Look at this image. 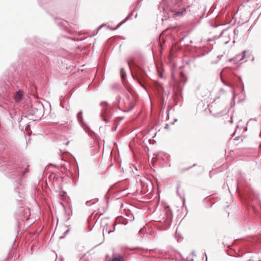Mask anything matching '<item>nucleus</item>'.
I'll return each mask as SVG.
<instances>
[{
	"label": "nucleus",
	"mask_w": 261,
	"mask_h": 261,
	"mask_svg": "<svg viewBox=\"0 0 261 261\" xmlns=\"http://www.w3.org/2000/svg\"><path fill=\"white\" fill-rule=\"evenodd\" d=\"M101 106L103 108L101 110V115L103 120L106 123L110 122L111 114L108 112V103L106 101L101 102L100 103Z\"/></svg>",
	"instance_id": "nucleus-1"
},
{
	"label": "nucleus",
	"mask_w": 261,
	"mask_h": 261,
	"mask_svg": "<svg viewBox=\"0 0 261 261\" xmlns=\"http://www.w3.org/2000/svg\"><path fill=\"white\" fill-rule=\"evenodd\" d=\"M83 112L82 111H80L77 114V118L80 123L82 126L86 130L89 129L88 127L86 125V124L84 122L82 116Z\"/></svg>",
	"instance_id": "nucleus-2"
},
{
	"label": "nucleus",
	"mask_w": 261,
	"mask_h": 261,
	"mask_svg": "<svg viewBox=\"0 0 261 261\" xmlns=\"http://www.w3.org/2000/svg\"><path fill=\"white\" fill-rule=\"evenodd\" d=\"M23 92L19 90L17 91L14 95V99L16 102H19L21 99Z\"/></svg>",
	"instance_id": "nucleus-3"
},
{
	"label": "nucleus",
	"mask_w": 261,
	"mask_h": 261,
	"mask_svg": "<svg viewBox=\"0 0 261 261\" xmlns=\"http://www.w3.org/2000/svg\"><path fill=\"white\" fill-rule=\"evenodd\" d=\"M166 213L167 214V218L166 221H168V222H170L172 219V214L170 212V210L169 208H167L165 210Z\"/></svg>",
	"instance_id": "nucleus-4"
},
{
	"label": "nucleus",
	"mask_w": 261,
	"mask_h": 261,
	"mask_svg": "<svg viewBox=\"0 0 261 261\" xmlns=\"http://www.w3.org/2000/svg\"><path fill=\"white\" fill-rule=\"evenodd\" d=\"M109 261H123V258L120 254H118L116 256H113Z\"/></svg>",
	"instance_id": "nucleus-5"
},
{
	"label": "nucleus",
	"mask_w": 261,
	"mask_h": 261,
	"mask_svg": "<svg viewBox=\"0 0 261 261\" xmlns=\"http://www.w3.org/2000/svg\"><path fill=\"white\" fill-rule=\"evenodd\" d=\"M186 11L185 8L181 9V10L178 11L174 13L175 16H178L182 15V14Z\"/></svg>",
	"instance_id": "nucleus-6"
},
{
	"label": "nucleus",
	"mask_w": 261,
	"mask_h": 261,
	"mask_svg": "<svg viewBox=\"0 0 261 261\" xmlns=\"http://www.w3.org/2000/svg\"><path fill=\"white\" fill-rule=\"evenodd\" d=\"M132 13L133 12L130 13L125 19L118 26L117 28H118L119 27H120L121 24H122L123 23H125L127 20L128 19L132 16Z\"/></svg>",
	"instance_id": "nucleus-7"
},
{
	"label": "nucleus",
	"mask_w": 261,
	"mask_h": 261,
	"mask_svg": "<svg viewBox=\"0 0 261 261\" xmlns=\"http://www.w3.org/2000/svg\"><path fill=\"white\" fill-rule=\"evenodd\" d=\"M227 32H228V30L227 29L223 30V31H222L221 34H220V35L219 36V37H223V34H225V33H227Z\"/></svg>",
	"instance_id": "nucleus-8"
},
{
	"label": "nucleus",
	"mask_w": 261,
	"mask_h": 261,
	"mask_svg": "<svg viewBox=\"0 0 261 261\" xmlns=\"http://www.w3.org/2000/svg\"><path fill=\"white\" fill-rule=\"evenodd\" d=\"M128 98H129V96H127V100H126V101L125 102V104L126 105H128L129 106V105H130V101L129 100Z\"/></svg>",
	"instance_id": "nucleus-9"
},
{
	"label": "nucleus",
	"mask_w": 261,
	"mask_h": 261,
	"mask_svg": "<svg viewBox=\"0 0 261 261\" xmlns=\"http://www.w3.org/2000/svg\"><path fill=\"white\" fill-rule=\"evenodd\" d=\"M245 51H244L243 55L242 57H241V58L240 59V61L242 60L244 58L245 56Z\"/></svg>",
	"instance_id": "nucleus-10"
},
{
	"label": "nucleus",
	"mask_w": 261,
	"mask_h": 261,
	"mask_svg": "<svg viewBox=\"0 0 261 261\" xmlns=\"http://www.w3.org/2000/svg\"><path fill=\"white\" fill-rule=\"evenodd\" d=\"M86 205H88V206H90V205H91L92 203H91L90 201H87V202H86Z\"/></svg>",
	"instance_id": "nucleus-11"
},
{
	"label": "nucleus",
	"mask_w": 261,
	"mask_h": 261,
	"mask_svg": "<svg viewBox=\"0 0 261 261\" xmlns=\"http://www.w3.org/2000/svg\"><path fill=\"white\" fill-rule=\"evenodd\" d=\"M165 128H166V129H168L169 128V125L168 124H166L165 126Z\"/></svg>",
	"instance_id": "nucleus-12"
},
{
	"label": "nucleus",
	"mask_w": 261,
	"mask_h": 261,
	"mask_svg": "<svg viewBox=\"0 0 261 261\" xmlns=\"http://www.w3.org/2000/svg\"><path fill=\"white\" fill-rule=\"evenodd\" d=\"M187 261H192L193 260L192 258H190L189 257H187Z\"/></svg>",
	"instance_id": "nucleus-13"
},
{
	"label": "nucleus",
	"mask_w": 261,
	"mask_h": 261,
	"mask_svg": "<svg viewBox=\"0 0 261 261\" xmlns=\"http://www.w3.org/2000/svg\"><path fill=\"white\" fill-rule=\"evenodd\" d=\"M125 76H126V74L125 73L124 74H122V79H124Z\"/></svg>",
	"instance_id": "nucleus-14"
},
{
	"label": "nucleus",
	"mask_w": 261,
	"mask_h": 261,
	"mask_svg": "<svg viewBox=\"0 0 261 261\" xmlns=\"http://www.w3.org/2000/svg\"><path fill=\"white\" fill-rule=\"evenodd\" d=\"M69 231V229H68L65 232H64V234H67Z\"/></svg>",
	"instance_id": "nucleus-15"
},
{
	"label": "nucleus",
	"mask_w": 261,
	"mask_h": 261,
	"mask_svg": "<svg viewBox=\"0 0 261 261\" xmlns=\"http://www.w3.org/2000/svg\"><path fill=\"white\" fill-rule=\"evenodd\" d=\"M69 231V229H68L65 232H64V234H67Z\"/></svg>",
	"instance_id": "nucleus-16"
},
{
	"label": "nucleus",
	"mask_w": 261,
	"mask_h": 261,
	"mask_svg": "<svg viewBox=\"0 0 261 261\" xmlns=\"http://www.w3.org/2000/svg\"><path fill=\"white\" fill-rule=\"evenodd\" d=\"M233 60H234V59H232H232H229V60H228V61H229V62H231V61H233Z\"/></svg>",
	"instance_id": "nucleus-17"
},
{
	"label": "nucleus",
	"mask_w": 261,
	"mask_h": 261,
	"mask_svg": "<svg viewBox=\"0 0 261 261\" xmlns=\"http://www.w3.org/2000/svg\"><path fill=\"white\" fill-rule=\"evenodd\" d=\"M113 231L114 230H110V231H108V233H110L113 232Z\"/></svg>",
	"instance_id": "nucleus-18"
},
{
	"label": "nucleus",
	"mask_w": 261,
	"mask_h": 261,
	"mask_svg": "<svg viewBox=\"0 0 261 261\" xmlns=\"http://www.w3.org/2000/svg\"><path fill=\"white\" fill-rule=\"evenodd\" d=\"M230 121H231V123H232V121H233V120H232V117H231Z\"/></svg>",
	"instance_id": "nucleus-19"
},
{
	"label": "nucleus",
	"mask_w": 261,
	"mask_h": 261,
	"mask_svg": "<svg viewBox=\"0 0 261 261\" xmlns=\"http://www.w3.org/2000/svg\"><path fill=\"white\" fill-rule=\"evenodd\" d=\"M192 255H194V252H192Z\"/></svg>",
	"instance_id": "nucleus-20"
},
{
	"label": "nucleus",
	"mask_w": 261,
	"mask_h": 261,
	"mask_svg": "<svg viewBox=\"0 0 261 261\" xmlns=\"http://www.w3.org/2000/svg\"><path fill=\"white\" fill-rule=\"evenodd\" d=\"M246 261H252V260L249 259L247 260Z\"/></svg>",
	"instance_id": "nucleus-21"
},
{
	"label": "nucleus",
	"mask_w": 261,
	"mask_h": 261,
	"mask_svg": "<svg viewBox=\"0 0 261 261\" xmlns=\"http://www.w3.org/2000/svg\"><path fill=\"white\" fill-rule=\"evenodd\" d=\"M133 107V106H130V109H132Z\"/></svg>",
	"instance_id": "nucleus-22"
},
{
	"label": "nucleus",
	"mask_w": 261,
	"mask_h": 261,
	"mask_svg": "<svg viewBox=\"0 0 261 261\" xmlns=\"http://www.w3.org/2000/svg\"><path fill=\"white\" fill-rule=\"evenodd\" d=\"M233 32H234V33L235 34V33H236V30H234Z\"/></svg>",
	"instance_id": "nucleus-23"
}]
</instances>
